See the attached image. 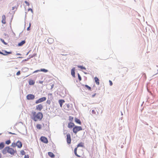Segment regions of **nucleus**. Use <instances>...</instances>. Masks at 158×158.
Returning <instances> with one entry per match:
<instances>
[{
    "label": "nucleus",
    "instance_id": "obj_29",
    "mask_svg": "<svg viewBox=\"0 0 158 158\" xmlns=\"http://www.w3.org/2000/svg\"><path fill=\"white\" fill-rule=\"evenodd\" d=\"M41 127H42L41 125V124H37L36 126V128L38 129H39V130L41 129Z\"/></svg>",
    "mask_w": 158,
    "mask_h": 158
},
{
    "label": "nucleus",
    "instance_id": "obj_27",
    "mask_svg": "<svg viewBox=\"0 0 158 158\" xmlns=\"http://www.w3.org/2000/svg\"><path fill=\"white\" fill-rule=\"evenodd\" d=\"M40 72H42L44 73H47L48 71V70L45 69H40Z\"/></svg>",
    "mask_w": 158,
    "mask_h": 158
},
{
    "label": "nucleus",
    "instance_id": "obj_56",
    "mask_svg": "<svg viewBox=\"0 0 158 158\" xmlns=\"http://www.w3.org/2000/svg\"><path fill=\"white\" fill-rule=\"evenodd\" d=\"M16 55H21V54L19 53H17L16 54Z\"/></svg>",
    "mask_w": 158,
    "mask_h": 158
},
{
    "label": "nucleus",
    "instance_id": "obj_5",
    "mask_svg": "<svg viewBox=\"0 0 158 158\" xmlns=\"http://www.w3.org/2000/svg\"><path fill=\"white\" fill-rule=\"evenodd\" d=\"M46 100V98L45 97H43L41 98H40L37 100L35 102V103L36 104H37L40 103H41L43 102Z\"/></svg>",
    "mask_w": 158,
    "mask_h": 158
},
{
    "label": "nucleus",
    "instance_id": "obj_51",
    "mask_svg": "<svg viewBox=\"0 0 158 158\" xmlns=\"http://www.w3.org/2000/svg\"><path fill=\"white\" fill-rule=\"evenodd\" d=\"M30 30V27H28L27 28V30L28 31Z\"/></svg>",
    "mask_w": 158,
    "mask_h": 158
},
{
    "label": "nucleus",
    "instance_id": "obj_11",
    "mask_svg": "<svg viewBox=\"0 0 158 158\" xmlns=\"http://www.w3.org/2000/svg\"><path fill=\"white\" fill-rule=\"evenodd\" d=\"M2 51L4 52L5 53H3V56H7L8 55L11 54L12 53V52H7L6 50H2Z\"/></svg>",
    "mask_w": 158,
    "mask_h": 158
},
{
    "label": "nucleus",
    "instance_id": "obj_15",
    "mask_svg": "<svg viewBox=\"0 0 158 158\" xmlns=\"http://www.w3.org/2000/svg\"><path fill=\"white\" fill-rule=\"evenodd\" d=\"M71 74L73 77H75L74 68H73L71 70Z\"/></svg>",
    "mask_w": 158,
    "mask_h": 158
},
{
    "label": "nucleus",
    "instance_id": "obj_8",
    "mask_svg": "<svg viewBox=\"0 0 158 158\" xmlns=\"http://www.w3.org/2000/svg\"><path fill=\"white\" fill-rule=\"evenodd\" d=\"M75 126V125L73 123L70 122L68 123V127L70 129L73 128Z\"/></svg>",
    "mask_w": 158,
    "mask_h": 158
},
{
    "label": "nucleus",
    "instance_id": "obj_21",
    "mask_svg": "<svg viewBox=\"0 0 158 158\" xmlns=\"http://www.w3.org/2000/svg\"><path fill=\"white\" fill-rule=\"evenodd\" d=\"M5 146V143L4 142L0 143V150L2 149Z\"/></svg>",
    "mask_w": 158,
    "mask_h": 158
},
{
    "label": "nucleus",
    "instance_id": "obj_37",
    "mask_svg": "<svg viewBox=\"0 0 158 158\" xmlns=\"http://www.w3.org/2000/svg\"><path fill=\"white\" fill-rule=\"evenodd\" d=\"M51 101L50 100H48L47 101H46V103L48 104L49 105H50L51 103Z\"/></svg>",
    "mask_w": 158,
    "mask_h": 158
},
{
    "label": "nucleus",
    "instance_id": "obj_49",
    "mask_svg": "<svg viewBox=\"0 0 158 158\" xmlns=\"http://www.w3.org/2000/svg\"><path fill=\"white\" fill-rule=\"evenodd\" d=\"M13 15H12V18H11V20H10V24H11V23L12 21V20L13 19Z\"/></svg>",
    "mask_w": 158,
    "mask_h": 158
},
{
    "label": "nucleus",
    "instance_id": "obj_28",
    "mask_svg": "<svg viewBox=\"0 0 158 158\" xmlns=\"http://www.w3.org/2000/svg\"><path fill=\"white\" fill-rule=\"evenodd\" d=\"M78 68L81 69L86 70V68L82 65H78L77 66Z\"/></svg>",
    "mask_w": 158,
    "mask_h": 158
},
{
    "label": "nucleus",
    "instance_id": "obj_45",
    "mask_svg": "<svg viewBox=\"0 0 158 158\" xmlns=\"http://www.w3.org/2000/svg\"><path fill=\"white\" fill-rule=\"evenodd\" d=\"M28 11H31L32 13L33 12V10L31 8H29L28 10Z\"/></svg>",
    "mask_w": 158,
    "mask_h": 158
},
{
    "label": "nucleus",
    "instance_id": "obj_33",
    "mask_svg": "<svg viewBox=\"0 0 158 158\" xmlns=\"http://www.w3.org/2000/svg\"><path fill=\"white\" fill-rule=\"evenodd\" d=\"M73 119V117L71 116H69V120L70 122H72Z\"/></svg>",
    "mask_w": 158,
    "mask_h": 158
},
{
    "label": "nucleus",
    "instance_id": "obj_26",
    "mask_svg": "<svg viewBox=\"0 0 158 158\" xmlns=\"http://www.w3.org/2000/svg\"><path fill=\"white\" fill-rule=\"evenodd\" d=\"M83 143H82V142H81L79 143L77 145V148L78 147H83L84 146V144H83Z\"/></svg>",
    "mask_w": 158,
    "mask_h": 158
},
{
    "label": "nucleus",
    "instance_id": "obj_9",
    "mask_svg": "<svg viewBox=\"0 0 158 158\" xmlns=\"http://www.w3.org/2000/svg\"><path fill=\"white\" fill-rule=\"evenodd\" d=\"M17 146L18 148H21L23 146V144L20 141L18 140L16 142Z\"/></svg>",
    "mask_w": 158,
    "mask_h": 158
},
{
    "label": "nucleus",
    "instance_id": "obj_12",
    "mask_svg": "<svg viewBox=\"0 0 158 158\" xmlns=\"http://www.w3.org/2000/svg\"><path fill=\"white\" fill-rule=\"evenodd\" d=\"M75 122L76 123L79 124V125H81V122L80 120L77 118H75Z\"/></svg>",
    "mask_w": 158,
    "mask_h": 158
},
{
    "label": "nucleus",
    "instance_id": "obj_3",
    "mask_svg": "<svg viewBox=\"0 0 158 158\" xmlns=\"http://www.w3.org/2000/svg\"><path fill=\"white\" fill-rule=\"evenodd\" d=\"M82 130V128L81 127L75 125V126L73 128V131L74 134H76L78 131Z\"/></svg>",
    "mask_w": 158,
    "mask_h": 158
},
{
    "label": "nucleus",
    "instance_id": "obj_39",
    "mask_svg": "<svg viewBox=\"0 0 158 158\" xmlns=\"http://www.w3.org/2000/svg\"><path fill=\"white\" fill-rule=\"evenodd\" d=\"M24 2L25 3V4H26V5L27 6H29V3L27 1H25V2Z\"/></svg>",
    "mask_w": 158,
    "mask_h": 158
},
{
    "label": "nucleus",
    "instance_id": "obj_25",
    "mask_svg": "<svg viewBox=\"0 0 158 158\" xmlns=\"http://www.w3.org/2000/svg\"><path fill=\"white\" fill-rule=\"evenodd\" d=\"M82 86H85V87H86L87 89H88L89 90L91 91V88L89 86H88L87 85H82Z\"/></svg>",
    "mask_w": 158,
    "mask_h": 158
},
{
    "label": "nucleus",
    "instance_id": "obj_62",
    "mask_svg": "<svg viewBox=\"0 0 158 158\" xmlns=\"http://www.w3.org/2000/svg\"><path fill=\"white\" fill-rule=\"evenodd\" d=\"M83 73H84L85 74H87V73L85 72H84H84H83Z\"/></svg>",
    "mask_w": 158,
    "mask_h": 158
},
{
    "label": "nucleus",
    "instance_id": "obj_4",
    "mask_svg": "<svg viewBox=\"0 0 158 158\" xmlns=\"http://www.w3.org/2000/svg\"><path fill=\"white\" fill-rule=\"evenodd\" d=\"M35 96L34 95L31 94H27L26 96L27 99L29 100H33L35 98Z\"/></svg>",
    "mask_w": 158,
    "mask_h": 158
},
{
    "label": "nucleus",
    "instance_id": "obj_31",
    "mask_svg": "<svg viewBox=\"0 0 158 158\" xmlns=\"http://www.w3.org/2000/svg\"><path fill=\"white\" fill-rule=\"evenodd\" d=\"M17 145L16 143L13 142L12 143L11 146L13 148L15 147Z\"/></svg>",
    "mask_w": 158,
    "mask_h": 158
},
{
    "label": "nucleus",
    "instance_id": "obj_54",
    "mask_svg": "<svg viewBox=\"0 0 158 158\" xmlns=\"http://www.w3.org/2000/svg\"><path fill=\"white\" fill-rule=\"evenodd\" d=\"M43 81H39V83L40 84H42Z\"/></svg>",
    "mask_w": 158,
    "mask_h": 158
},
{
    "label": "nucleus",
    "instance_id": "obj_22",
    "mask_svg": "<svg viewBox=\"0 0 158 158\" xmlns=\"http://www.w3.org/2000/svg\"><path fill=\"white\" fill-rule=\"evenodd\" d=\"M70 105L69 104H65L64 106H65V109L67 110H69L70 109Z\"/></svg>",
    "mask_w": 158,
    "mask_h": 158
},
{
    "label": "nucleus",
    "instance_id": "obj_30",
    "mask_svg": "<svg viewBox=\"0 0 158 158\" xmlns=\"http://www.w3.org/2000/svg\"><path fill=\"white\" fill-rule=\"evenodd\" d=\"M0 40L1 41V42H2V43L4 44H5V45H7L8 44H7V43L3 39H2V38H0Z\"/></svg>",
    "mask_w": 158,
    "mask_h": 158
},
{
    "label": "nucleus",
    "instance_id": "obj_43",
    "mask_svg": "<svg viewBox=\"0 0 158 158\" xmlns=\"http://www.w3.org/2000/svg\"><path fill=\"white\" fill-rule=\"evenodd\" d=\"M19 6V5L18 4V3L17 5V6H16V10H15V11H13V12L14 14L15 13V11L17 9V8H18Z\"/></svg>",
    "mask_w": 158,
    "mask_h": 158
},
{
    "label": "nucleus",
    "instance_id": "obj_47",
    "mask_svg": "<svg viewBox=\"0 0 158 158\" xmlns=\"http://www.w3.org/2000/svg\"><path fill=\"white\" fill-rule=\"evenodd\" d=\"M8 133H9V134H12V135H16V134H15V133H12V132H9Z\"/></svg>",
    "mask_w": 158,
    "mask_h": 158
},
{
    "label": "nucleus",
    "instance_id": "obj_20",
    "mask_svg": "<svg viewBox=\"0 0 158 158\" xmlns=\"http://www.w3.org/2000/svg\"><path fill=\"white\" fill-rule=\"evenodd\" d=\"M77 147H76L74 148V153L75 155L77 157H80L81 156L78 155L77 153Z\"/></svg>",
    "mask_w": 158,
    "mask_h": 158
},
{
    "label": "nucleus",
    "instance_id": "obj_59",
    "mask_svg": "<svg viewBox=\"0 0 158 158\" xmlns=\"http://www.w3.org/2000/svg\"><path fill=\"white\" fill-rule=\"evenodd\" d=\"M4 35L5 36H6V35H7V34H6V33H4Z\"/></svg>",
    "mask_w": 158,
    "mask_h": 158
},
{
    "label": "nucleus",
    "instance_id": "obj_14",
    "mask_svg": "<svg viewBox=\"0 0 158 158\" xmlns=\"http://www.w3.org/2000/svg\"><path fill=\"white\" fill-rule=\"evenodd\" d=\"M26 43V41L25 40H22L21 42L19 43L18 44V46L19 47H20L23 46L24 44Z\"/></svg>",
    "mask_w": 158,
    "mask_h": 158
},
{
    "label": "nucleus",
    "instance_id": "obj_36",
    "mask_svg": "<svg viewBox=\"0 0 158 158\" xmlns=\"http://www.w3.org/2000/svg\"><path fill=\"white\" fill-rule=\"evenodd\" d=\"M36 55V54H33L31 56L30 55H29V56H30V58H32L33 57H34L35 56V55Z\"/></svg>",
    "mask_w": 158,
    "mask_h": 158
},
{
    "label": "nucleus",
    "instance_id": "obj_38",
    "mask_svg": "<svg viewBox=\"0 0 158 158\" xmlns=\"http://www.w3.org/2000/svg\"><path fill=\"white\" fill-rule=\"evenodd\" d=\"M31 58H30V57L29 58H27L26 59H24V60H23V61H22V62L23 61H27V60H28L29 59H30Z\"/></svg>",
    "mask_w": 158,
    "mask_h": 158
},
{
    "label": "nucleus",
    "instance_id": "obj_61",
    "mask_svg": "<svg viewBox=\"0 0 158 158\" xmlns=\"http://www.w3.org/2000/svg\"><path fill=\"white\" fill-rule=\"evenodd\" d=\"M31 23H30L29 24V27H31Z\"/></svg>",
    "mask_w": 158,
    "mask_h": 158
},
{
    "label": "nucleus",
    "instance_id": "obj_35",
    "mask_svg": "<svg viewBox=\"0 0 158 158\" xmlns=\"http://www.w3.org/2000/svg\"><path fill=\"white\" fill-rule=\"evenodd\" d=\"M20 152H21V155H25V154L26 153L25 152H24V151L23 150H22L20 151Z\"/></svg>",
    "mask_w": 158,
    "mask_h": 158
},
{
    "label": "nucleus",
    "instance_id": "obj_57",
    "mask_svg": "<svg viewBox=\"0 0 158 158\" xmlns=\"http://www.w3.org/2000/svg\"><path fill=\"white\" fill-rule=\"evenodd\" d=\"M18 132H19V133H20V134H22V135H26V134H23V133H21V132H19V131H18Z\"/></svg>",
    "mask_w": 158,
    "mask_h": 158
},
{
    "label": "nucleus",
    "instance_id": "obj_63",
    "mask_svg": "<svg viewBox=\"0 0 158 158\" xmlns=\"http://www.w3.org/2000/svg\"><path fill=\"white\" fill-rule=\"evenodd\" d=\"M2 157L1 154L0 153V158H1Z\"/></svg>",
    "mask_w": 158,
    "mask_h": 158
},
{
    "label": "nucleus",
    "instance_id": "obj_42",
    "mask_svg": "<svg viewBox=\"0 0 158 158\" xmlns=\"http://www.w3.org/2000/svg\"><path fill=\"white\" fill-rule=\"evenodd\" d=\"M109 82L110 83V86H112L113 85L112 82L111 80H109Z\"/></svg>",
    "mask_w": 158,
    "mask_h": 158
},
{
    "label": "nucleus",
    "instance_id": "obj_60",
    "mask_svg": "<svg viewBox=\"0 0 158 158\" xmlns=\"http://www.w3.org/2000/svg\"><path fill=\"white\" fill-rule=\"evenodd\" d=\"M18 58H23V57H21V56H19L18 57Z\"/></svg>",
    "mask_w": 158,
    "mask_h": 158
},
{
    "label": "nucleus",
    "instance_id": "obj_34",
    "mask_svg": "<svg viewBox=\"0 0 158 158\" xmlns=\"http://www.w3.org/2000/svg\"><path fill=\"white\" fill-rule=\"evenodd\" d=\"M77 76H78V79L79 81H81L82 78H81V77L80 75V74L79 73H77Z\"/></svg>",
    "mask_w": 158,
    "mask_h": 158
},
{
    "label": "nucleus",
    "instance_id": "obj_46",
    "mask_svg": "<svg viewBox=\"0 0 158 158\" xmlns=\"http://www.w3.org/2000/svg\"><path fill=\"white\" fill-rule=\"evenodd\" d=\"M40 72V70H36L35 71H34L33 72V73H37V72Z\"/></svg>",
    "mask_w": 158,
    "mask_h": 158
},
{
    "label": "nucleus",
    "instance_id": "obj_48",
    "mask_svg": "<svg viewBox=\"0 0 158 158\" xmlns=\"http://www.w3.org/2000/svg\"><path fill=\"white\" fill-rule=\"evenodd\" d=\"M96 93H95V94H92V97L93 98H94L95 96L96 95Z\"/></svg>",
    "mask_w": 158,
    "mask_h": 158
},
{
    "label": "nucleus",
    "instance_id": "obj_23",
    "mask_svg": "<svg viewBox=\"0 0 158 158\" xmlns=\"http://www.w3.org/2000/svg\"><path fill=\"white\" fill-rule=\"evenodd\" d=\"M48 42V43L50 44H52V43L54 41V40L52 38H49L48 40H47Z\"/></svg>",
    "mask_w": 158,
    "mask_h": 158
},
{
    "label": "nucleus",
    "instance_id": "obj_2",
    "mask_svg": "<svg viewBox=\"0 0 158 158\" xmlns=\"http://www.w3.org/2000/svg\"><path fill=\"white\" fill-rule=\"evenodd\" d=\"M33 117L32 119L35 122L37 121L38 119L40 120H42L43 118V114L42 112H39L37 114L35 111H33L32 112Z\"/></svg>",
    "mask_w": 158,
    "mask_h": 158
},
{
    "label": "nucleus",
    "instance_id": "obj_32",
    "mask_svg": "<svg viewBox=\"0 0 158 158\" xmlns=\"http://www.w3.org/2000/svg\"><path fill=\"white\" fill-rule=\"evenodd\" d=\"M11 143V141L10 139L8 140L5 142V143L7 145Z\"/></svg>",
    "mask_w": 158,
    "mask_h": 158
},
{
    "label": "nucleus",
    "instance_id": "obj_55",
    "mask_svg": "<svg viewBox=\"0 0 158 158\" xmlns=\"http://www.w3.org/2000/svg\"><path fill=\"white\" fill-rule=\"evenodd\" d=\"M0 54L3 55V53L0 51Z\"/></svg>",
    "mask_w": 158,
    "mask_h": 158
},
{
    "label": "nucleus",
    "instance_id": "obj_18",
    "mask_svg": "<svg viewBox=\"0 0 158 158\" xmlns=\"http://www.w3.org/2000/svg\"><path fill=\"white\" fill-rule=\"evenodd\" d=\"M94 80L96 84L97 85H99V80L97 77H94Z\"/></svg>",
    "mask_w": 158,
    "mask_h": 158
},
{
    "label": "nucleus",
    "instance_id": "obj_19",
    "mask_svg": "<svg viewBox=\"0 0 158 158\" xmlns=\"http://www.w3.org/2000/svg\"><path fill=\"white\" fill-rule=\"evenodd\" d=\"M35 83V81L32 79H30L29 81V84L30 85H33Z\"/></svg>",
    "mask_w": 158,
    "mask_h": 158
},
{
    "label": "nucleus",
    "instance_id": "obj_6",
    "mask_svg": "<svg viewBox=\"0 0 158 158\" xmlns=\"http://www.w3.org/2000/svg\"><path fill=\"white\" fill-rule=\"evenodd\" d=\"M41 141L45 143H48V140L47 138L45 137L42 136L40 138Z\"/></svg>",
    "mask_w": 158,
    "mask_h": 158
},
{
    "label": "nucleus",
    "instance_id": "obj_52",
    "mask_svg": "<svg viewBox=\"0 0 158 158\" xmlns=\"http://www.w3.org/2000/svg\"><path fill=\"white\" fill-rule=\"evenodd\" d=\"M54 84H53L52 85H51V89H52L53 88V87H54Z\"/></svg>",
    "mask_w": 158,
    "mask_h": 158
},
{
    "label": "nucleus",
    "instance_id": "obj_24",
    "mask_svg": "<svg viewBox=\"0 0 158 158\" xmlns=\"http://www.w3.org/2000/svg\"><path fill=\"white\" fill-rule=\"evenodd\" d=\"M43 127H44L45 128L44 129V130H46V131H48L49 129V126H48L47 124H45V125L44 124H43Z\"/></svg>",
    "mask_w": 158,
    "mask_h": 158
},
{
    "label": "nucleus",
    "instance_id": "obj_16",
    "mask_svg": "<svg viewBox=\"0 0 158 158\" xmlns=\"http://www.w3.org/2000/svg\"><path fill=\"white\" fill-rule=\"evenodd\" d=\"M48 155L52 158H54L55 157V155L51 152H48Z\"/></svg>",
    "mask_w": 158,
    "mask_h": 158
},
{
    "label": "nucleus",
    "instance_id": "obj_10",
    "mask_svg": "<svg viewBox=\"0 0 158 158\" xmlns=\"http://www.w3.org/2000/svg\"><path fill=\"white\" fill-rule=\"evenodd\" d=\"M36 107L37 110L41 111L43 108V106L41 104H40L36 106Z\"/></svg>",
    "mask_w": 158,
    "mask_h": 158
},
{
    "label": "nucleus",
    "instance_id": "obj_53",
    "mask_svg": "<svg viewBox=\"0 0 158 158\" xmlns=\"http://www.w3.org/2000/svg\"><path fill=\"white\" fill-rule=\"evenodd\" d=\"M16 8V6H13L12 7V10H14V9H15V8Z\"/></svg>",
    "mask_w": 158,
    "mask_h": 158
},
{
    "label": "nucleus",
    "instance_id": "obj_7",
    "mask_svg": "<svg viewBox=\"0 0 158 158\" xmlns=\"http://www.w3.org/2000/svg\"><path fill=\"white\" fill-rule=\"evenodd\" d=\"M66 136V141L67 143L68 144H70L71 142V137L69 133H68L67 134Z\"/></svg>",
    "mask_w": 158,
    "mask_h": 158
},
{
    "label": "nucleus",
    "instance_id": "obj_41",
    "mask_svg": "<svg viewBox=\"0 0 158 158\" xmlns=\"http://www.w3.org/2000/svg\"><path fill=\"white\" fill-rule=\"evenodd\" d=\"M92 114H96V112H95V110H92Z\"/></svg>",
    "mask_w": 158,
    "mask_h": 158
},
{
    "label": "nucleus",
    "instance_id": "obj_40",
    "mask_svg": "<svg viewBox=\"0 0 158 158\" xmlns=\"http://www.w3.org/2000/svg\"><path fill=\"white\" fill-rule=\"evenodd\" d=\"M20 74V71H19L18 72H17L16 73V75L17 76H19Z\"/></svg>",
    "mask_w": 158,
    "mask_h": 158
},
{
    "label": "nucleus",
    "instance_id": "obj_13",
    "mask_svg": "<svg viewBox=\"0 0 158 158\" xmlns=\"http://www.w3.org/2000/svg\"><path fill=\"white\" fill-rule=\"evenodd\" d=\"M59 103L60 107H62L63 104L65 102V101L63 99H60L58 101Z\"/></svg>",
    "mask_w": 158,
    "mask_h": 158
},
{
    "label": "nucleus",
    "instance_id": "obj_17",
    "mask_svg": "<svg viewBox=\"0 0 158 158\" xmlns=\"http://www.w3.org/2000/svg\"><path fill=\"white\" fill-rule=\"evenodd\" d=\"M2 23L3 24H5L6 22V16L5 15H3L2 17Z\"/></svg>",
    "mask_w": 158,
    "mask_h": 158
},
{
    "label": "nucleus",
    "instance_id": "obj_50",
    "mask_svg": "<svg viewBox=\"0 0 158 158\" xmlns=\"http://www.w3.org/2000/svg\"><path fill=\"white\" fill-rule=\"evenodd\" d=\"M24 69H25L26 71H27L28 69V68H22V69L23 70Z\"/></svg>",
    "mask_w": 158,
    "mask_h": 158
},
{
    "label": "nucleus",
    "instance_id": "obj_64",
    "mask_svg": "<svg viewBox=\"0 0 158 158\" xmlns=\"http://www.w3.org/2000/svg\"><path fill=\"white\" fill-rule=\"evenodd\" d=\"M121 115H123V114L122 113V112L121 111Z\"/></svg>",
    "mask_w": 158,
    "mask_h": 158
},
{
    "label": "nucleus",
    "instance_id": "obj_1",
    "mask_svg": "<svg viewBox=\"0 0 158 158\" xmlns=\"http://www.w3.org/2000/svg\"><path fill=\"white\" fill-rule=\"evenodd\" d=\"M2 153L4 154H6L8 153L11 155H14L15 153L17 152L16 150H14L13 148H10L9 146L5 147L2 151Z\"/></svg>",
    "mask_w": 158,
    "mask_h": 158
},
{
    "label": "nucleus",
    "instance_id": "obj_58",
    "mask_svg": "<svg viewBox=\"0 0 158 158\" xmlns=\"http://www.w3.org/2000/svg\"><path fill=\"white\" fill-rule=\"evenodd\" d=\"M30 52V51H29L26 54V55H27Z\"/></svg>",
    "mask_w": 158,
    "mask_h": 158
},
{
    "label": "nucleus",
    "instance_id": "obj_44",
    "mask_svg": "<svg viewBox=\"0 0 158 158\" xmlns=\"http://www.w3.org/2000/svg\"><path fill=\"white\" fill-rule=\"evenodd\" d=\"M24 158H29V156L28 155H25Z\"/></svg>",
    "mask_w": 158,
    "mask_h": 158
}]
</instances>
